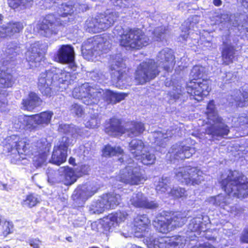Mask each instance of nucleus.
I'll use <instances>...</instances> for the list:
<instances>
[{
  "mask_svg": "<svg viewBox=\"0 0 248 248\" xmlns=\"http://www.w3.org/2000/svg\"><path fill=\"white\" fill-rule=\"evenodd\" d=\"M60 18L53 14H48L44 18L39 25V33L46 37H50L57 34L61 26L64 25L70 21V18H62L58 14Z\"/></svg>",
  "mask_w": 248,
  "mask_h": 248,
  "instance_id": "obj_10",
  "label": "nucleus"
},
{
  "mask_svg": "<svg viewBox=\"0 0 248 248\" xmlns=\"http://www.w3.org/2000/svg\"><path fill=\"white\" fill-rule=\"evenodd\" d=\"M127 215V214L124 211L117 212L108 216V218L109 219L110 222H107V223L109 226H110V224H111L112 226H114L115 225L124 221L126 218Z\"/></svg>",
  "mask_w": 248,
  "mask_h": 248,
  "instance_id": "obj_45",
  "label": "nucleus"
},
{
  "mask_svg": "<svg viewBox=\"0 0 248 248\" xmlns=\"http://www.w3.org/2000/svg\"><path fill=\"white\" fill-rule=\"evenodd\" d=\"M195 152L194 148L187 146L184 142H180L172 145L169 153L175 159L183 160L190 158Z\"/></svg>",
  "mask_w": 248,
  "mask_h": 248,
  "instance_id": "obj_22",
  "label": "nucleus"
},
{
  "mask_svg": "<svg viewBox=\"0 0 248 248\" xmlns=\"http://www.w3.org/2000/svg\"><path fill=\"white\" fill-rule=\"evenodd\" d=\"M53 70L46 71L41 73L38 78V87L41 93L46 96H50L53 93L55 80Z\"/></svg>",
  "mask_w": 248,
  "mask_h": 248,
  "instance_id": "obj_18",
  "label": "nucleus"
},
{
  "mask_svg": "<svg viewBox=\"0 0 248 248\" xmlns=\"http://www.w3.org/2000/svg\"><path fill=\"white\" fill-rule=\"evenodd\" d=\"M30 245L33 248H40L41 241L38 239H31L29 240Z\"/></svg>",
  "mask_w": 248,
  "mask_h": 248,
  "instance_id": "obj_63",
  "label": "nucleus"
},
{
  "mask_svg": "<svg viewBox=\"0 0 248 248\" xmlns=\"http://www.w3.org/2000/svg\"><path fill=\"white\" fill-rule=\"evenodd\" d=\"M137 156L136 159L141 162L145 165L153 164L155 161V156L154 154L145 149Z\"/></svg>",
  "mask_w": 248,
  "mask_h": 248,
  "instance_id": "obj_42",
  "label": "nucleus"
},
{
  "mask_svg": "<svg viewBox=\"0 0 248 248\" xmlns=\"http://www.w3.org/2000/svg\"><path fill=\"white\" fill-rule=\"evenodd\" d=\"M144 144L140 140H132L129 143V150L132 155L136 158L144 150Z\"/></svg>",
  "mask_w": 248,
  "mask_h": 248,
  "instance_id": "obj_39",
  "label": "nucleus"
},
{
  "mask_svg": "<svg viewBox=\"0 0 248 248\" xmlns=\"http://www.w3.org/2000/svg\"><path fill=\"white\" fill-rule=\"evenodd\" d=\"M54 71V78L56 81L55 85L59 86V90L62 91L68 88L69 86L73 83L76 77L74 75L66 71H62L59 69L53 70Z\"/></svg>",
  "mask_w": 248,
  "mask_h": 248,
  "instance_id": "obj_25",
  "label": "nucleus"
},
{
  "mask_svg": "<svg viewBox=\"0 0 248 248\" xmlns=\"http://www.w3.org/2000/svg\"><path fill=\"white\" fill-rule=\"evenodd\" d=\"M46 174L47 175V180L49 183L54 184L56 183H61V182H53L49 179L50 178V176L53 178H57V177L59 178L60 176H61V175L59 172V169L58 170V171H56L54 170H52V169L48 168L46 170Z\"/></svg>",
  "mask_w": 248,
  "mask_h": 248,
  "instance_id": "obj_55",
  "label": "nucleus"
},
{
  "mask_svg": "<svg viewBox=\"0 0 248 248\" xmlns=\"http://www.w3.org/2000/svg\"><path fill=\"white\" fill-rule=\"evenodd\" d=\"M175 174L178 181L187 185H199L204 180L202 171L197 167L189 166L176 169Z\"/></svg>",
  "mask_w": 248,
  "mask_h": 248,
  "instance_id": "obj_12",
  "label": "nucleus"
},
{
  "mask_svg": "<svg viewBox=\"0 0 248 248\" xmlns=\"http://www.w3.org/2000/svg\"><path fill=\"white\" fill-rule=\"evenodd\" d=\"M175 58L172 51L165 48L156 57V62L148 60L140 63L135 73V80L137 84H144L154 79L159 74V68L169 72L175 65Z\"/></svg>",
  "mask_w": 248,
  "mask_h": 248,
  "instance_id": "obj_2",
  "label": "nucleus"
},
{
  "mask_svg": "<svg viewBox=\"0 0 248 248\" xmlns=\"http://www.w3.org/2000/svg\"><path fill=\"white\" fill-rule=\"evenodd\" d=\"M113 32L121 36L120 45L126 49H140L147 46L149 41L148 37L139 29H128L124 31L121 26H117Z\"/></svg>",
  "mask_w": 248,
  "mask_h": 248,
  "instance_id": "obj_4",
  "label": "nucleus"
},
{
  "mask_svg": "<svg viewBox=\"0 0 248 248\" xmlns=\"http://www.w3.org/2000/svg\"><path fill=\"white\" fill-rule=\"evenodd\" d=\"M236 78V75L232 72H229L224 73L222 76L223 81L225 83L227 82H232Z\"/></svg>",
  "mask_w": 248,
  "mask_h": 248,
  "instance_id": "obj_59",
  "label": "nucleus"
},
{
  "mask_svg": "<svg viewBox=\"0 0 248 248\" xmlns=\"http://www.w3.org/2000/svg\"><path fill=\"white\" fill-rule=\"evenodd\" d=\"M8 140L9 142L5 145V147L9 150V152L13 150L15 152H17L18 156H20V154L23 155L25 153L31 148L34 150L40 148L41 144V142L36 138L31 140L27 139H21L16 135H12ZM17 159L20 160V157H18Z\"/></svg>",
  "mask_w": 248,
  "mask_h": 248,
  "instance_id": "obj_13",
  "label": "nucleus"
},
{
  "mask_svg": "<svg viewBox=\"0 0 248 248\" xmlns=\"http://www.w3.org/2000/svg\"><path fill=\"white\" fill-rule=\"evenodd\" d=\"M128 165L121 169L118 176L120 181L130 185H138L146 180V177L141 170L136 166L132 159L128 160Z\"/></svg>",
  "mask_w": 248,
  "mask_h": 248,
  "instance_id": "obj_9",
  "label": "nucleus"
},
{
  "mask_svg": "<svg viewBox=\"0 0 248 248\" xmlns=\"http://www.w3.org/2000/svg\"><path fill=\"white\" fill-rule=\"evenodd\" d=\"M23 29V25L21 22H9L0 26V37H11L15 34L21 31Z\"/></svg>",
  "mask_w": 248,
  "mask_h": 248,
  "instance_id": "obj_32",
  "label": "nucleus"
},
{
  "mask_svg": "<svg viewBox=\"0 0 248 248\" xmlns=\"http://www.w3.org/2000/svg\"><path fill=\"white\" fill-rule=\"evenodd\" d=\"M126 96L124 93L114 92L109 90H103L97 89L96 98L97 99V103L102 98L108 104H115L123 100Z\"/></svg>",
  "mask_w": 248,
  "mask_h": 248,
  "instance_id": "obj_23",
  "label": "nucleus"
},
{
  "mask_svg": "<svg viewBox=\"0 0 248 248\" xmlns=\"http://www.w3.org/2000/svg\"><path fill=\"white\" fill-rule=\"evenodd\" d=\"M129 204L136 208L150 210H156L159 207V203L156 201L148 199L141 192L133 193Z\"/></svg>",
  "mask_w": 248,
  "mask_h": 248,
  "instance_id": "obj_21",
  "label": "nucleus"
},
{
  "mask_svg": "<svg viewBox=\"0 0 248 248\" xmlns=\"http://www.w3.org/2000/svg\"><path fill=\"white\" fill-rule=\"evenodd\" d=\"M174 88L175 87L173 88L174 92L170 93V95L173 96L174 99H177L179 98V95L183 93V91L180 86L175 87V89Z\"/></svg>",
  "mask_w": 248,
  "mask_h": 248,
  "instance_id": "obj_62",
  "label": "nucleus"
},
{
  "mask_svg": "<svg viewBox=\"0 0 248 248\" xmlns=\"http://www.w3.org/2000/svg\"><path fill=\"white\" fill-rule=\"evenodd\" d=\"M211 20L216 25H220L222 28L230 29L231 26L237 27L238 30L241 32H245L246 36L248 39V21L245 20L242 25L237 23H231V16L227 14L216 13L212 17Z\"/></svg>",
  "mask_w": 248,
  "mask_h": 248,
  "instance_id": "obj_19",
  "label": "nucleus"
},
{
  "mask_svg": "<svg viewBox=\"0 0 248 248\" xmlns=\"http://www.w3.org/2000/svg\"><path fill=\"white\" fill-rule=\"evenodd\" d=\"M102 197V201L105 202L108 209L115 208L121 201V195L117 191L109 192L103 195Z\"/></svg>",
  "mask_w": 248,
  "mask_h": 248,
  "instance_id": "obj_37",
  "label": "nucleus"
},
{
  "mask_svg": "<svg viewBox=\"0 0 248 248\" xmlns=\"http://www.w3.org/2000/svg\"><path fill=\"white\" fill-rule=\"evenodd\" d=\"M173 132L171 130L166 131H155L152 134V137L154 139V143L157 146L164 148L166 145V142L169 137H171Z\"/></svg>",
  "mask_w": 248,
  "mask_h": 248,
  "instance_id": "obj_35",
  "label": "nucleus"
},
{
  "mask_svg": "<svg viewBox=\"0 0 248 248\" xmlns=\"http://www.w3.org/2000/svg\"><path fill=\"white\" fill-rule=\"evenodd\" d=\"M68 139V137H63L62 142H64V143L61 144L59 147H54L51 159L49 160L50 163L60 165L65 161L67 147L72 144V142H69Z\"/></svg>",
  "mask_w": 248,
  "mask_h": 248,
  "instance_id": "obj_24",
  "label": "nucleus"
},
{
  "mask_svg": "<svg viewBox=\"0 0 248 248\" xmlns=\"http://www.w3.org/2000/svg\"><path fill=\"white\" fill-rule=\"evenodd\" d=\"M224 47L222 51L223 62L227 65L232 62L235 59V49L231 45L224 43Z\"/></svg>",
  "mask_w": 248,
  "mask_h": 248,
  "instance_id": "obj_40",
  "label": "nucleus"
},
{
  "mask_svg": "<svg viewBox=\"0 0 248 248\" xmlns=\"http://www.w3.org/2000/svg\"><path fill=\"white\" fill-rule=\"evenodd\" d=\"M102 201L103 197H101L97 201L93 202L89 207L91 214H100L105 210L108 209L106 206L105 202Z\"/></svg>",
  "mask_w": 248,
  "mask_h": 248,
  "instance_id": "obj_46",
  "label": "nucleus"
},
{
  "mask_svg": "<svg viewBox=\"0 0 248 248\" xmlns=\"http://www.w3.org/2000/svg\"><path fill=\"white\" fill-rule=\"evenodd\" d=\"M47 156V153L46 152H43L34 156L33 157L34 164L37 167H41L46 163Z\"/></svg>",
  "mask_w": 248,
  "mask_h": 248,
  "instance_id": "obj_53",
  "label": "nucleus"
},
{
  "mask_svg": "<svg viewBox=\"0 0 248 248\" xmlns=\"http://www.w3.org/2000/svg\"><path fill=\"white\" fill-rule=\"evenodd\" d=\"M39 202L38 196L31 194L27 196L25 200L22 202V205L25 207L31 208L34 206Z\"/></svg>",
  "mask_w": 248,
  "mask_h": 248,
  "instance_id": "obj_50",
  "label": "nucleus"
},
{
  "mask_svg": "<svg viewBox=\"0 0 248 248\" xmlns=\"http://www.w3.org/2000/svg\"><path fill=\"white\" fill-rule=\"evenodd\" d=\"M19 51V47L16 43L14 42L10 43L5 48L4 51L9 59H12L16 56Z\"/></svg>",
  "mask_w": 248,
  "mask_h": 248,
  "instance_id": "obj_51",
  "label": "nucleus"
},
{
  "mask_svg": "<svg viewBox=\"0 0 248 248\" xmlns=\"http://www.w3.org/2000/svg\"><path fill=\"white\" fill-rule=\"evenodd\" d=\"M105 132L112 136H116L124 133L121 125L119 119L113 118L107 123L105 129Z\"/></svg>",
  "mask_w": 248,
  "mask_h": 248,
  "instance_id": "obj_34",
  "label": "nucleus"
},
{
  "mask_svg": "<svg viewBox=\"0 0 248 248\" xmlns=\"http://www.w3.org/2000/svg\"><path fill=\"white\" fill-rule=\"evenodd\" d=\"M109 63L111 78L114 82L119 85L129 83L131 78L127 75L125 64L121 54L112 55Z\"/></svg>",
  "mask_w": 248,
  "mask_h": 248,
  "instance_id": "obj_11",
  "label": "nucleus"
},
{
  "mask_svg": "<svg viewBox=\"0 0 248 248\" xmlns=\"http://www.w3.org/2000/svg\"><path fill=\"white\" fill-rule=\"evenodd\" d=\"M53 115V113L51 111H46L31 116L20 115L14 120V126L16 129L35 131L48 125Z\"/></svg>",
  "mask_w": 248,
  "mask_h": 248,
  "instance_id": "obj_5",
  "label": "nucleus"
},
{
  "mask_svg": "<svg viewBox=\"0 0 248 248\" xmlns=\"http://www.w3.org/2000/svg\"><path fill=\"white\" fill-rule=\"evenodd\" d=\"M186 221V215L181 212L166 214L163 212L155 219L153 225L162 233H167L176 227H182Z\"/></svg>",
  "mask_w": 248,
  "mask_h": 248,
  "instance_id": "obj_6",
  "label": "nucleus"
},
{
  "mask_svg": "<svg viewBox=\"0 0 248 248\" xmlns=\"http://www.w3.org/2000/svg\"><path fill=\"white\" fill-rule=\"evenodd\" d=\"M9 110L7 108V100L5 97L0 96V111L6 112Z\"/></svg>",
  "mask_w": 248,
  "mask_h": 248,
  "instance_id": "obj_60",
  "label": "nucleus"
},
{
  "mask_svg": "<svg viewBox=\"0 0 248 248\" xmlns=\"http://www.w3.org/2000/svg\"><path fill=\"white\" fill-rule=\"evenodd\" d=\"M198 16L194 15L185 21L182 25L181 30L183 34H181L180 37L184 40H186L189 34V31L194 30L196 23L198 22Z\"/></svg>",
  "mask_w": 248,
  "mask_h": 248,
  "instance_id": "obj_36",
  "label": "nucleus"
},
{
  "mask_svg": "<svg viewBox=\"0 0 248 248\" xmlns=\"http://www.w3.org/2000/svg\"><path fill=\"white\" fill-rule=\"evenodd\" d=\"M14 225L12 222L5 221L4 223V231L3 234L4 237H6L8 234L12 233L13 232Z\"/></svg>",
  "mask_w": 248,
  "mask_h": 248,
  "instance_id": "obj_58",
  "label": "nucleus"
},
{
  "mask_svg": "<svg viewBox=\"0 0 248 248\" xmlns=\"http://www.w3.org/2000/svg\"><path fill=\"white\" fill-rule=\"evenodd\" d=\"M42 102V100L36 93L31 92L26 98L23 99L21 108L23 110L31 111L40 106Z\"/></svg>",
  "mask_w": 248,
  "mask_h": 248,
  "instance_id": "obj_33",
  "label": "nucleus"
},
{
  "mask_svg": "<svg viewBox=\"0 0 248 248\" xmlns=\"http://www.w3.org/2000/svg\"><path fill=\"white\" fill-rule=\"evenodd\" d=\"M168 195L176 198L183 197L186 196V191L184 188L179 187L170 188Z\"/></svg>",
  "mask_w": 248,
  "mask_h": 248,
  "instance_id": "obj_52",
  "label": "nucleus"
},
{
  "mask_svg": "<svg viewBox=\"0 0 248 248\" xmlns=\"http://www.w3.org/2000/svg\"><path fill=\"white\" fill-rule=\"evenodd\" d=\"M88 9V5L85 3H76L72 5L70 3L61 4L58 10V14L62 18H67L68 16H71V14L74 11L77 13L83 12Z\"/></svg>",
  "mask_w": 248,
  "mask_h": 248,
  "instance_id": "obj_26",
  "label": "nucleus"
},
{
  "mask_svg": "<svg viewBox=\"0 0 248 248\" xmlns=\"http://www.w3.org/2000/svg\"><path fill=\"white\" fill-rule=\"evenodd\" d=\"M9 65L8 60L0 62V87L1 88L11 87L14 83Z\"/></svg>",
  "mask_w": 248,
  "mask_h": 248,
  "instance_id": "obj_28",
  "label": "nucleus"
},
{
  "mask_svg": "<svg viewBox=\"0 0 248 248\" xmlns=\"http://www.w3.org/2000/svg\"><path fill=\"white\" fill-rule=\"evenodd\" d=\"M205 114L208 123L211 124L205 129V134L209 136L210 140H219L228 135L229 128L218 116L213 100L208 104Z\"/></svg>",
  "mask_w": 248,
  "mask_h": 248,
  "instance_id": "obj_3",
  "label": "nucleus"
},
{
  "mask_svg": "<svg viewBox=\"0 0 248 248\" xmlns=\"http://www.w3.org/2000/svg\"><path fill=\"white\" fill-rule=\"evenodd\" d=\"M150 220L146 215H139L134 219V230L135 235L138 237H144L147 247L150 248V244H154L157 238L151 235L149 227Z\"/></svg>",
  "mask_w": 248,
  "mask_h": 248,
  "instance_id": "obj_14",
  "label": "nucleus"
},
{
  "mask_svg": "<svg viewBox=\"0 0 248 248\" xmlns=\"http://www.w3.org/2000/svg\"><path fill=\"white\" fill-rule=\"evenodd\" d=\"M123 150L120 147H112L109 145L105 146L103 149V155L105 157H110L123 153Z\"/></svg>",
  "mask_w": 248,
  "mask_h": 248,
  "instance_id": "obj_47",
  "label": "nucleus"
},
{
  "mask_svg": "<svg viewBox=\"0 0 248 248\" xmlns=\"http://www.w3.org/2000/svg\"><path fill=\"white\" fill-rule=\"evenodd\" d=\"M221 185L228 195L220 194L211 197L207 200L210 204L226 209L231 204L232 197L243 199L248 196V178L238 171H229Z\"/></svg>",
  "mask_w": 248,
  "mask_h": 248,
  "instance_id": "obj_1",
  "label": "nucleus"
},
{
  "mask_svg": "<svg viewBox=\"0 0 248 248\" xmlns=\"http://www.w3.org/2000/svg\"><path fill=\"white\" fill-rule=\"evenodd\" d=\"M202 217H199L190 220L186 232L190 240H194L195 238L198 237L202 232L204 233L206 230L205 224L202 222Z\"/></svg>",
  "mask_w": 248,
  "mask_h": 248,
  "instance_id": "obj_27",
  "label": "nucleus"
},
{
  "mask_svg": "<svg viewBox=\"0 0 248 248\" xmlns=\"http://www.w3.org/2000/svg\"><path fill=\"white\" fill-rule=\"evenodd\" d=\"M72 125V124H60L59 126V131L62 133L69 134Z\"/></svg>",
  "mask_w": 248,
  "mask_h": 248,
  "instance_id": "obj_61",
  "label": "nucleus"
},
{
  "mask_svg": "<svg viewBox=\"0 0 248 248\" xmlns=\"http://www.w3.org/2000/svg\"><path fill=\"white\" fill-rule=\"evenodd\" d=\"M101 124V118L97 114H93L90 116L85 123V126L88 128H96Z\"/></svg>",
  "mask_w": 248,
  "mask_h": 248,
  "instance_id": "obj_49",
  "label": "nucleus"
},
{
  "mask_svg": "<svg viewBox=\"0 0 248 248\" xmlns=\"http://www.w3.org/2000/svg\"><path fill=\"white\" fill-rule=\"evenodd\" d=\"M40 46L38 42L33 44L26 53V60L32 68L37 67L44 57Z\"/></svg>",
  "mask_w": 248,
  "mask_h": 248,
  "instance_id": "obj_30",
  "label": "nucleus"
},
{
  "mask_svg": "<svg viewBox=\"0 0 248 248\" xmlns=\"http://www.w3.org/2000/svg\"><path fill=\"white\" fill-rule=\"evenodd\" d=\"M56 61L69 65L71 69L76 70V65L75 62V52L74 48L70 45H62L55 55Z\"/></svg>",
  "mask_w": 248,
  "mask_h": 248,
  "instance_id": "obj_20",
  "label": "nucleus"
},
{
  "mask_svg": "<svg viewBox=\"0 0 248 248\" xmlns=\"http://www.w3.org/2000/svg\"><path fill=\"white\" fill-rule=\"evenodd\" d=\"M230 103L233 104L239 107H245L248 106V88L243 87L242 91L235 90L227 98Z\"/></svg>",
  "mask_w": 248,
  "mask_h": 248,
  "instance_id": "obj_29",
  "label": "nucleus"
},
{
  "mask_svg": "<svg viewBox=\"0 0 248 248\" xmlns=\"http://www.w3.org/2000/svg\"><path fill=\"white\" fill-rule=\"evenodd\" d=\"M241 240L244 243H248V227L244 231L241 236Z\"/></svg>",
  "mask_w": 248,
  "mask_h": 248,
  "instance_id": "obj_64",
  "label": "nucleus"
},
{
  "mask_svg": "<svg viewBox=\"0 0 248 248\" xmlns=\"http://www.w3.org/2000/svg\"><path fill=\"white\" fill-rule=\"evenodd\" d=\"M119 17L116 12L100 14L94 18L88 19L85 25L86 30L89 32L96 33L111 27Z\"/></svg>",
  "mask_w": 248,
  "mask_h": 248,
  "instance_id": "obj_7",
  "label": "nucleus"
},
{
  "mask_svg": "<svg viewBox=\"0 0 248 248\" xmlns=\"http://www.w3.org/2000/svg\"><path fill=\"white\" fill-rule=\"evenodd\" d=\"M59 172L61 175L60 177L53 178L50 176V179L53 182H61L65 185H71L74 184L77 179V177L74 170L68 167H61L59 169Z\"/></svg>",
  "mask_w": 248,
  "mask_h": 248,
  "instance_id": "obj_31",
  "label": "nucleus"
},
{
  "mask_svg": "<svg viewBox=\"0 0 248 248\" xmlns=\"http://www.w3.org/2000/svg\"><path fill=\"white\" fill-rule=\"evenodd\" d=\"M210 90L208 81L205 80H191L186 86V91L190 95L191 99L198 101L202 100L203 96H207Z\"/></svg>",
  "mask_w": 248,
  "mask_h": 248,
  "instance_id": "obj_17",
  "label": "nucleus"
},
{
  "mask_svg": "<svg viewBox=\"0 0 248 248\" xmlns=\"http://www.w3.org/2000/svg\"><path fill=\"white\" fill-rule=\"evenodd\" d=\"M69 135L74 139L77 138L78 136H81L83 134V129L77 127L72 124Z\"/></svg>",
  "mask_w": 248,
  "mask_h": 248,
  "instance_id": "obj_57",
  "label": "nucleus"
},
{
  "mask_svg": "<svg viewBox=\"0 0 248 248\" xmlns=\"http://www.w3.org/2000/svg\"><path fill=\"white\" fill-rule=\"evenodd\" d=\"M108 46V43L104 42L103 38L96 36L84 42L81 47L82 54L85 59L91 60L93 57L96 58L107 53Z\"/></svg>",
  "mask_w": 248,
  "mask_h": 248,
  "instance_id": "obj_8",
  "label": "nucleus"
},
{
  "mask_svg": "<svg viewBox=\"0 0 248 248\" xmlns=\"http://www.w3.org/2000/svg\"><path fill=\"white\" fill-rule=\"evenodd\" d=\"M205 72V69L201 65L194 66L191 70L190 78H192L191 80L198 81L202 78Z\"/></svg>",
  "mask_w": 248,
  "mask_h": 248,
  "instance_id": "obj_48",
  "label": "nucleus"
},
{
  "mask_svg": "<svg viewBox=\"0 0 248 248\" xmlns=\"http://www.w3.org/2000/svg\"><path fill=\"white\" fill-rule=\"evenodd\" d=\"M70 110L71 113L78 117H81L84 112L81 106L77 103H75L71 106Z\"/></svg>",
  "mask_w": 248,
  "mask_h": 248,
  "instance_id": "obj_56",
  "label": "nucleus"
},
{
  "mask_svg": "<svg viewBox=\"0 0 248 248\" xmlns=\"http://www.w3.org/2000/svg\"><path fill=\"white\" fill-rule=\"evenodd\" d=\"M145 130L143 124L140 122H132L127 129V135L130 137L138 136Z\"/></svg>",
  "mask_w": 248,
  "mask_h": 248,
  "instance_id": "obj_44",
  "label": "nucleus"
},
{
  "mask_svg": "<svg viewBox=\"0 0 248 248\" xmlns=\"http://www.w3.org/2000/svg\"><path fill=\"white\" fill-rule=\"evenodd\" d=\"M97 190V187L92 186L91 185H84L81 186L76 191V194L78 197L82 198L83 199H87L93 196Z\"/></svg>",
  "mask_w": 248,
  "mask_h": 248,
  "instance_id": "obj_43",
  "label": "nucleus"
},
{
  "mask_svg": "<svg viewBox=\"0 0 248 248\" xmlns=\"http://www.w3.org/2000/svg\"><path fill=\"white\" fill-rule=\"evenodd\" d=\"M166 33V30L165 27L161 26L156 28L154 31L155 39L156 41L161 40L164 39Z\"/></svg>",
  "mask_w": 248,
  "mask_h": 248,
  "instance_id": "obj_54",
  "label": "nucleus"
},
{
  "mask_svg": "<svg viewBox=\"0 0 248 248\" xmlns=\"http://www.w3.org/2000/svg\"><path fill=\"white\" fill-rule=\"evenodd\" d=\"M170 178L169 177L163 176L161 178L158 179V181H155V190L158 194H164L168 192L170 190Z\"/></svg>",
  "mask_w": 248,
  "mask_h": 248,
  "instance_id": "obj_38",
  "label": "nucleus"
},
{
  "mask_svg": "<svg viewBox=\"0 0 248 248\" xmlns=\"http://www.w3.org/2000/svg\"><path fill=\"white\" fill-rule=\"evenodd\" d=\"M97 88H94L88 83H85L81 86L76 87L73 91L72 95L75 98L81 99L86 105L97 104L96 98Z\"/></svg>",
  "mask_w": 248,
  "mask_h": 248,
  "instance_id": "obj_15",
  "label": "nucleus"
},
{
  "mask_svg": "<svg viewBox=\"0 0 248 248\" xmlns=\"http://www.w3.org/2000/svg\"><path fill=\"white\" fill-rule=\"evenodd\" d=\"M187 241H191L186 232L185 235H178L169 238H157L154 244H150V248H183Z\"/></svg>",
  "mask_w": 248,
  "mask_h": 248,
  "instance_id": "obj_16",
  "label": "nucleus"
},
{
  "mask_svg": "<svg viewBox=\"0 0 248 248\" xmlns=\"http://www.w3.org/2000/svg\"><path fill=\"white\" fill-rule=\"evenodd\" d=\"M8 2L10 7L19 11L31 7L33 0H8Z\"/></svg>",
  "mask_w": 248,
  "mask_h": 248,
  "instance_id": "obj_41",
  "label": "nucleus"
}]
</instances>
